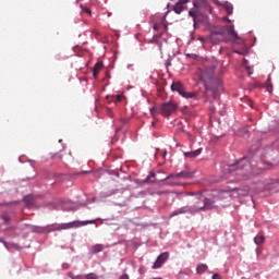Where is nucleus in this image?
<instances>
[{"label": "nucleus", "instance_id": "obj_1", "mask_svg": "<svg viewBox=\"0 0 279 279\" xmlns=\"http://www.w3.org/2000/svg\"><path fill=\"white\" fill-rule=\"evenodd\" d=\"M196 202L193 206H184L177 210H174L170 217H177V215H193L194 213H199V210H213L215 208V201L206 197L204 194H198L196 197Z\"/></svg>", "mask_w": 279, "mask_h": 279}, {"label": "nucleus", "instance_id": "obj_2", "mask_svg": "<svg viewBox=\"0 0 279 279\" xmlns=\"http://www.w3.org/2000/svg\"><path fill=\"white\" fill-rule=\"evenodd\" d=\"M196 74L205 88H210V84L215 82V65L199 68Z\"/></svg>", "mask_w": 279, "mask_h": 279}, {"label": "nucleus", "instance_id": "obj_3", "mask_svg": "<svg viewBox=\"0 0 279 279\" xmlns=\"http://www.w3.org/2000/svg\"><path fill=\"white\" fill-rule=\"evenodd\" d=\"M171 90L179 93L184 99H195V97H197V92H186L184 84L180 81H175L171 84Z\"/></svg>", "mask_w": 279, "mask_h": 279}, {"label": "nucleus", "instance_id": "obj_4", "mask_svg": "<svg viewBox=\"0 0 279 279\" xmlns=\"http://www.w3.org/2000/svg\"><path fill=\"white\" fill-rule=\"evenodd\" d=\"M175 112H178V104L173 101H168L160 105L158 114H161V117H166V119H169V117L175 114Z\"/></svg>", "mask_w": 279, "mask_h": 279}, {"label": "nucleus", "instance_id": "obj_5", "mask_svg": "<svg viewBox=\"0 0 279 279\" xmlns=\"http://www.w3.org/2000/svg\"><path fill=\"white\" fill-rule=\"evenodd\" d=\"M90 223H95V220H85V221L75 220L70 223H62L59 227H57L56 230H71L73 228H82L83 226H88Z\"/></svg>", "mask_w": 279, "mask_h": 279}, {"label": "nucleus", "instance_id": "obj_6", "mask_svg": "<svg viewBox=\"0 0 279 279\" xmlns=\"http://www.w3.org/2000/svg\"><path fill=\"white\" fill-rule=\"evenodd\" d=\"M250 168V165H243V161H240L238 166H232L230 168L231 175H241L242 180H248L250 178L245 175L244 169Z\"/></svg>", "mask_w": 279, "mask_h": 279}, {"label": "nucleus", "instance_id": "obj_7", "mask_svg": "<svg viewBox=\"0 0 279 279\" xmlns=\"http://www.w3.org/2000/svg\"><path fill=\"white\" fill-rule=\"evenodd\" d=\"M193 172L189 171V170H184L182 172L179 173H172L170 175H168L165 180H171V179H177V180H191V178H193Z\"/></svg>", "mask_w": 279, "mask_h": 279}, {"label": "nucleus", "instance_id": "obj_8", "mask_svg": "<svg viewBox=\"0 0 279 279\" xmlns=\"http://www.w3.org/2000/svg\"><path fill=\"white\" fill-rule=\"evenodd\" d=\"M168 259H169V252L161 253L157 257V259L154 263L151 269H160V267H162V265H165V263H167Z\"/></svg>", "mask_w": 279, "mask_h": 279}, {"label": "nucleus", "instance_id": "obj_9", "mask_svg": "<svg viewBox=\"0 0 279 279\" xmlns=\"http://www.w3.org/2000/svg\"><path fill=\"white\" fill-rule=\"evenodd\" d=\"M217 34H220L221 36H223V34H228V36H232L233 38L239 40V35L234 31V26H225V27L220 28L217 32Z\"/></svg>", "mask_w": 279, "mask_h": 279}, {"label": "nucleus", "instance_id": "obj_10", "mask_svg": "<svg viewBox=\"0 0 279 279\" xmlns=\"http://www.w3.org/2000/svg\"><path fill=\"white\" fill-rule=\"evenodd\" d=\"M151 43L154 45H157V47H159V50H162V43H167V38H162V33H160L159 35H154Z\"/></svg>", "mask_w": 279, "mask_h": 279}, {"label": "nucleus", "instance_id": "obj_11", "mask_svg": "<svg viewBox=\"0 0 279 279\" xmlns=\"http://www.w3.org/2000/svg\"><path fill=\"white\" fill-rule=\"evenodd\" d=\"M189 0H179L173 7V11L175 12V14H182V12L184 11V5Z\"/></svg>", "mask_w": 279, "mask_h": 279}, {"label": "nucleus", "instance_id": "obj_12", "mask_svg": "<svg viewBox=\"0 0 279 279\" xmlns=\"http://www.w3.org/2000/svg\"><path fill=\"white\" fill-rule=\"evenodd\" d=\"M199 154H202V149H196L194 151L184 153V156H185V158H197V156H199Z\"/></svg>", "mask_w": 279, "mask_h": 279}, {"label": "nucleus", "instance_id": "obj_13", "mask_svg": "<svg viewBox=\"0 0 279 279\" xmlns=\"http://www.w3.org/2000/svg\"><path fill=\"white\" fill-rule=\"evenodd\" d=\"M101 69H104V63L101 61H98L94 68V77H97V75H99V71H101Z\"/></svg>", "mask_w": 279, "mask_h": 279}, {"label": "nucleus", "instance_id": "obj_14", "mask_svg": "<svg viewBox=\"0 0 279 279\" xmlns=\"http://www.w3.org/2000/svg\"><path fill=\"white\" fill-rule=\"evenodd\" d=\"M208 271V266L206 264H198L196 267V274H205Z\"/></svg>", "mask_w": 279, "mask_h": 279}, {"label": "nucleus", "instance_id": "obj_15", "mask_svg": "<svg viewBox=\"0 0 279 279\" xmlns=\"http://www.w3.org/2000/svg\"><path fill=\"white\" fill-rule=\"evenodd\" d=\"M99 252H104L102 244H96V245L92 246V254H99Z\"/></svg>", "mask_w": 279, "mask_h": 279}, {"label": "nucleus", "instance_id": "obj_16", "mask_svg": "<svg viewBox=\"0 0 279 279\" xmlns=\"http://www.w3.org/2000/svg\"><path fill=\"white\" fill-rule=\"evenodd\" d=\"M265 88H266L267 93L274 92V85L271 84V78L267 80V83L265 84Z\"/></svg>", "mask_w": 279, "mask_h": 279}, {"label": "nucleus", "instance_id": "obj_17", "mask_svg": "<svg viewBox=\"0 0 279 279\" xmlns=\"http://www.w3.org/2000/svg\"><path fill=\"white\" fill-rule=\"evenodd\" d=\"M254 243H255L256 245H263V243H265V236H263V235H257V236H255Z\"/></svg>", "mask_w": 279, "mask_h": 279}, {"label": "nucleus", "instance_id": "obj_18", "mask_svg": "<svg viewBox=\"0 0 279 279\" xmlns=\"http://www.w3.org/2000/svg\"><path fill=\"white\" fill-rule=\"evenodd\" d=\"M225 10H226L227 14H229V15L232 14V12H234V8H232L231 4H226Z\"/></svg>", "mask_w": 279, "mask_h": 279}, {"label": "nucleus", "instance_id": "obj_19", "mask_svg": "<svg viewBox=\"0 0 279 279\" xmlns=\"http://www.w3.org/2000/svg\"><path fill=\"white\" fill-rule=\"evenodd\" d=\"M159 111H160V109H158V108H156V107L150 108L151 117H153L154 119H156V114H158Z\"/></svg>", "mask_w": 279, "mask_h": 279}, {"label": "nucleus", "instance_id": "obj_20", "mask_svg": "<svg viewBox=\"0 0 279 279\" xmlns=\"http://www.w3.org/2000/svg\"><path fill=\"white\" fill-rule=\"evenodd\" d=\"M82 12H84L85 14H88L89 16L93 15V11H90V9H88V8H86V7H84V8L82 9Z\"/></svg>", "mask_w": 279, "mask_h": 279}, {"label": "nucleus", "instance_id": "obj_21", "mask_svg": "<svg viewBox=\"0 0 279 279\" xmlns=\"http://www.w3.org/2000/svg\"><path fill=\"white\" fill-rule=\"evenodd\" d=\"M31 199H32V197H29V196H27L25 198V203L27 204V206H32L34 204V201H31Z\"/></svg>", "mask_w": 279, "mask_h": 279}, {"label": "nucleus", "instance_id": "obj_22", "mask_svg": "<svg viewBox=\"0 0 279 279\" xmlns=\"http://www.w3.org/2000/svg\"><path fill=\"white\" fill-rule=\"evenodd\" d=\"M86 279H97V275L90 272L86 275Z\"/></svg>", "mask_w": 279, "mask_h": 279}, {"label": "nucleus", "instance_id": "obj_23", "mask_svg": "<svg viewBox=\"0 0 279 279\" xmlns=\"http://www.w3.org/2000/svg\"><path fill=\"white\" fill-rule=\"evenodd\" d=\"M151 178H156V172H150L147 177V182H149V180H151Z\"/></svg>", "mask_w": 279, "mask_h": 279}, {"label": "nucleus", "instance_id": "obj_24", "mask_svg": "<svg viewBox=\"0 0 279 279\" xmlns=\"http://www.w3.org/2000/svg\"><path fill=\"white\" fill-rule=\"evenodd\" d=\"M123 100V95H117L116 97H114V101H122Z\"/></svg>", "mask_w": 279, "mask_h": 279}, {"label": "nucleus", "instance_id": "obj_25", "mask_svg": "<svg viewBox=\"0 0 279 279\" xmlns=\"http://www.w3.org/2000/svg\"><path fill=\"white\" fill-rule=\"evenodd\" d=\"M153 29H155V32H158V29H160V26L158 24H154Z\"/></svg>", "mask_w": 279, "mask_h": 279}, {"label": "nucleus", "instance_id": "obj_26", "mask_svg": "<svg viewBox=\"0 0 279 279\" xmlns=\"http://www.w3.org/2000/svg\"><path fill=\"white\" fill-rule=\"evenodd\" d=\"M2 219H3L4 223H8V221H10V218L8 216H3Z\"/></svg>", "mask_w": 279, "mask_h": 279}, {"label": "nucleus", "instance_id": "obj_27", "mask_svg": "<svg viewBox=\"0 0 279 279\" xmlns=\"http://www.w3.org/2000/svg\"><path fill=\"white\" fill-rule=\"evenodd\" d=\"M120 279H130V276L128 274H124L120 277Z\"/></svg>", "mask_w": 279, "mask_h": 279}, {"label": "nucleus", "instance_id": "obj_28", "mask_svg": "<svg viewBox=\"0 0 279 279\" xmlns=\"http://www.w3.org/2000/svg\"><path fill=\"white\" fill-rule=\"evenodd\" d=\"M213 279H221V276H219V274H215V275L213 276Z\"/></svg>", "mask_w": 279, "mask_h": 279}, {"label": "nucleus", "instance_id": "obj_29", "mask_svg": "<svg viewBox=\"0 0 279 279\" xmlns=\"http://www.w3.org/2000/svg\"><path fill=\"white\" fill-rule=\"evenodd\" d=\"M189 14H190V16L195 17V11H190Z\"/></svg>", "mask_w": 279, "mask_h": 279}, {"label": "nucleus", "instance_id": "obj_30", "mask_svg": "<svg viewBox=\"0 0 279 279\" xmlns=\"http://www.w3.org/2000/svg\"><path fill=\"white\" fill-rule=\"evenodd\" d=\"M180 183H170L171 186H178Z\"/></svg>", "mask_w": 279, "mask_h": 279}, {"label": "nucleus", "instance_id": "obj_31", "mask_svg": "<svg viewBox=\"0 0 279 279\" xmlns=\"http://www.w3.org/2000/svg\"><path fill=\"white\" fill-rule=\"evenodd\" d=\"M163 32H167V25H163Z\"/></svg>", "mask_w": 279, "mask_h": 279}, {"label": "nucleus", "instance_id": "obj_32", "mask_svg": "<svg viewBox=\"0 0 279 279\" xmlns=\"http://www.w3.org/2000/svg\"><path fill=\"white\" fill-rule=\"evenodd\" d=\"M116 132L118 133V132H121V128H118L117 130H116Z\"/></svg>", "mask_w": 279, "mask_h": 279}, {"label": "nucleus", "instance_id": "obj_33", "mask_svg": "<svg viewBox=\"0 0 279 279\" xmlns=\"http://www.w3.org/2000/svg\"><path fill=\"white\" fill-rule=\"evenodd\" d=\"M223 21H228L230 23V20H228V17H223Z\"/></svg>", "mask_w": 279, "mask_h": 279}, {"label": "nucleus", "instance_id": "obj_34", "mask_svg": "<svg viewBox=\"0 0 279 279\" xmlns=\"http://www.w3.org/2000/svg\"><path fill=\"white\" fill-rule=\"evenodd\" d=\"M108 16H112V13L108 12Z\"/></svg>", "mask_w": 279, "mask_h": 279}, {"label": "nucleus", "instance_id": "obj_35", "mask_svg": "<svg viewBox=\"0 0 279 279\" xmlns=\"http://www.w3.org/2000/svg\"><path fill=\"white\" fill-rule=\"evenodd\" d=\"M151 125H156V122L153 121V122H151Z\"/></svg>", "mask_w": 279, "mask_h": 279}, {"label": "nucleus", "instance_id": "obj_36", "mask_svg": "<svg viewBox=\"0 0 279 279\" xmlns=\"http://www.w3.org/2000/svg\"><path fill=\"white\" fill-rule=\"evenodd\" d=\"M194 5H195V7H197V3H196V2H194Z\"/></svg>", "mask_w": 279, "mask_h": 279}]
</instances>
